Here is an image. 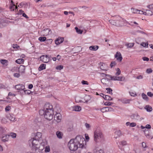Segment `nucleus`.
<instances>
[{
  "mask_svg": "<svg viewBox=\"0 0 153 153\" xmlns=\"http://www.w3.org/2000/svg\"><path fill=\"white\" fill-rule=\"evenodd\" d=\"M86 143L84 138L79 135L75 139H71L68 143V146L71 151H75L78 148H85Z\"/></svg>",
  "mask_w": 153,
  "mask_h": 153,
  "instance_id": "f257e3e1",
  "label": "nucleus"
},
{
  "mask_svg": "<svg viewBox=\"0 0 153 153\" xmlns=\"http://www.w3.org/2000/svg\"><path fill=\"white\" fill-rule=\"evenodd\" d=\"M40 115L44 116L45 118L49 120H51L53 117V110L45 111V109L40 110L39 111Z\"/></svg>",
  "mask_w": 153,
  "mask_h": 153,
  "instance_id": "f03ea898",
  "label": "nucleus"
},
{
  "mask_svg": "<svg viewBox=\"0 0 153 153\" xmlns=\"http://www.w3.org/2000/svg\"><path fill=\"white\" fill-rule=\"evenodd\" d=\"M103 137V135L101 131L99 129H97L94 132V138L95 141L98 142Z\"/></svg>",
  "mask_w": 153,
  "mask_h": 153,
  "instance_id": "7ed1b4c3",
  "label": "nucleus"
},
{
  "mask_svg": "<svg viewBox=\"0 0 153 153\" xmlns=\"http://www.w3.org/2000/svg\"><path fill=\"white\" fill-rule=\"evenodd\" d=\"M116 19V26H123L126 22V20L122 18L119 16H117L115 17Z\"/></svg>",
  "mask_w": 153,
  "mask_h": 153,
  "instance_id": "20e7f679",
  "label": "nucleus"
},
{
  "mask_svg": "<svg viewBox=\"0 0 153 153\" xmlns=\"http://www.w3.org/2000/svg\"><path fill=\"white\" fill-rule=\"evenodd\" d=\"M41 60L44 63H48L50 60H51V57L48 55H42L40 57Z\"/></svg>",
  "mask_w": 153,
  "mask_h": 153,
  "instance_id": "39448f33",
  "label": "nucleus"
},
{
  "mask_svg": "<svg viewBox=\"0 0 153 153\" xmlns=\"http://www.w3.org/2000/svg\"><path fill=\"white\" fill-rule=\"evenodd\" d=\"M51 32V30L49 28H46L42 30L40 32V34L41 35L43 36H47L50 34Z\"/></svg>",
  "mask_w": 153,
  "mask_h": 153,
  "instance_id": "423d86ee",
  "label": "nucleus"
},
{
  "mask_svg": "<svg viewBox=\"0 0 153 153\" xmlns=\"http://www.w3.org/2000/svg\"><path fill=\"white\" fill-rule=\"evenodd\" d=\"M54 119L57 122L61 121L62 119V116L59 113H57L54 116Z\"/></svg>",
  "mask_w": 153,
  "mask_h": 153,
  "instance_id": "0eeeda50",
  "label": "nucleus"
},
{
  "mask_svg": "<svg viewBox=\"0 0 153 153\" xmlns=\"http://www.w3.org/2000/svg\"><path fill=\"white\" fill-rule=\"evenodd\" d=\"M114 57L116 58L117 60L119 62H121L123 57L120 53L119 52L117 51L116 52V54L115 55Z\"/></svg>",
  "mask_w": 153,
  "mask_h": 153,
  "instance_id": "6e6552de",
  "label": "nucleus"
},
{
  "mask_svg": "<svg viewBox=\"0 0 153 153\" xmlns=\"http://www.w3.org/2000/svg\"><path fill=\"white\" fill-rule=\"evenodd\" d=\"M101 82L103 85L107 87L109 86L110 85H109V83L110 81L107 79L105 78H103L101 80Z\"/></svg>",
  "mask_w": 153,
  "mask_h": 153,
  "instance_id": "1a4fd4ad",
  "label": "nucleus"
},
{
  "mask_svg": "<svg viewBox=\"0 0 153 153\" xmlns=\"http://www.w3.org/2000/svg\"><path fill=\"white\" fill-rule=\"evenodd\" d=\"M44 109H45V111H50V110H53V108L52 105L49 103H48L45 105Z\"/></svg>",
  "mask_w": 153,
  "mask_h": 153,
  "instance_id": "9d476101",
  "label": "nucleus"
},
{
  "mask_svg": "<svg viewBox=\"0 0 153 153\" xmlns=\"http://www.w3.org/2000/svg\"><path fill=\"white\" fill-rule=\"evenodd\" d=\"M150 131L148 129H145L144 130V134L146 136L148 139H152L153 138V136L151 135L149 132Z\"/></svg>",
  "mask_w": 153,
  "mask_h": 153,
  "instance_id": "9b49d317",
  "label": "nucleus"
},
{
  "mask_svg": "<svg viewBox=\"0 0 153 153\" xmlns=\"http://www.w3.org/2000/svg\"><path fill=\"white\" fill-rule=\"evenodd\" d=\"M15 88L17 90H23L25 89V86L22 84H19L15 86Z\"/></svg>",
  "mask_w": 153,
  "mask_h": 153,
  "instance_id": "f8f14e48",
  "label": "nucleus"
},
{
  "mask_svg": "<svg viewBox=\"0 0 153 153\" xmlns=\"http://www.w3.org/2000/svg\"><path fill=\"white\" fill-rule=\"evenodd\" d=\"M42 136V134L41 133L37 132L35 137L33 138L34 139L37 140L38 141H39L41 138Z\"/></svg>",
  "mask_w": 153,
  "mask_h": 153,
  "instance_id": "ddd939ff",
  "label": "nucleus"
},
{
  "mask_svg": "<svg viewBox=\"0 0 153 153\" xmlns=\"http://www.w3.org/2000/svg\"><path fill=\"white\" fill-rule=\"evenodd\" d=\"M7 117L11 121H13L15 119V116L13 114H10L7 115Z\"/></svg>",
  "mask_w": 153,
  "mask_h": 153,
  "instance_id": "4468645a",
  "label": "nucleus"
},
{
  "mask_svg": "<svg viewBox=\"0 0 153 153\" xmlns=\"http://www.w3.org/2000/svg\"><path fill=\"white\" fill-rule=\"evenodd\" d=\"M64 41L63 38H58L55 41V43L57 45H58L62 43Z\"/></svg>",
  "mask_w": 153,
  "mask_h": 153,
  "instance_id": "2eb2a0df",
  "label": "nucleus"
},
{
  "mask_svg": "<svg viewBox=\"0 0 153 153\" xmlns=\"http://www.w3.org/2000/svg\"><path fill=\"white\" fill-rule=\"evenodd\" d=\"M29 141L32 143V146H36L38 144L37 141H38L37 140L34 139V138H33L32 139H31L29 140Z\"/></svg>",
  "mask_w": 153,
  "mask_h": 153,
  "instance_id": "dca6fc26",
  "label": "nucleus"
},
{
  "mask_svg": "<svg viewBox=\"0 0 153 153\" xmlns=\"http://www.w3.org/2000/svg\"><path fill=\"white\" fill-rule=\"evenodd\" d=\"M99 48V46L97 45H92L89 47V49L91 51H96Z\"/></svg>",
  "mask_w": 153,
  "mask_h": 153,
  "instance_id": "f3484780",
  "label": "nucleus"
},
{
  "mask_svg": "<svg viewBox=\"0 0 153 153\" xmlns=\"http://www.w3.org/2000/svg\"><path fill=\"white\" fill-rule=\"evenodd\" d=\"M25 66L24 65H20L19 68V71L20 72L24 73L25 71Z\"/></svg>",
  "mask_w": 153,
  "mask_h": 153,
  "instance_id": "a211bd4d",
  "label": "nucleus"
},
{
  "mask_svg": "<svg viewBox=\"0 0 153 153\" xmlns=\"http://www.w3.org/2000/svg\"><path fill=\"white\" fill-rule=\"evenodd\" d=\"M144 15L148 16H151L153 15V13L150 10H146L145 12Z\"/></svg>",
  "mask_w": 153,
  "mask_h": 153,
  "instance_id": "6ab92c4d",
  "label": "nucleus"
},
{
  "mask_svg": "<svg viewBox=\"0 0 153 153\" xmlns=\"http://www.w3.org/2000/svg\"><path fill=\"white\" fill-rule=\"evenodd\" d=\"M9 136L8 135H4L2 137V140L3 141L5 142L8 141V137Z\"/></svg>",
  "mask_w": 153,
  "mask_h": 153,
  "instance_id": "aec40b11",
  "label": "nucleus"
},
{
  "mask_svg": "<svg viewBox=\"0 0 153 153\" xmlns=\"http://www.w3.org/2000/svg\"><path fill=\"white\" fill-rule=\"evenodd\" d=\"M56 134L57 137L61 139L62 138L63 134L61 131H57L56 132Z\"/></svg>",
  "mask_w": 153,
  "mask_h": 153,
  "instance_id": "412c9836",
  "label": "nucleus"
},
{
  "mask_svg": "<svg viewBox=\"0 0 153 153\" xmlns=\"http://www.w3.org/2000/svg\"><path fill=\"white\" fill-rule=\"evenodd\" d=\"M46 68V65L45 64H42L41 65L39 68L38 69L39 71H42Z\"/></svg>",
  "mask_w": 153,
  "mask_h": 153,
  "instance_id": "4be33fe9",
  "label": "nucleus"
},
{
  "mask_svg": "<svg viewBox=\"0 0 153 153\" xmlns=\"http://www.w3.org/2000/svg\"><path fill=\"white\" fill-rule=\"evenodd\" d=\"M145 108L148 112H150L152 110V107L149 105H146L145 107Z\"/></svg>",
  "mask_w": 153,
  "mask_h": 153,
  "instance_id": "5701e85b",
  "label": "nucleus"
},
{
  "mask_svg": "<svg viewBox=\"0 0 153 153\" xmlns=\"http://www.w3.org/2000/svg\"><path fill=\"white\" fill-rule=\"evenodd\" d=\"M74 111H79L81 110V108L80 106L78 105L74 106Z\"/></svg>",
  "mask_w": 153,
  "mask_h": 153,
  "instance_id": "b1692460",
  "label": "nucleus"
},
{
  "mask_svg": "<svg viewBox=\"0 0 153 153\" xmlns=\"http://www.w3.org/2000/svg\"><path fill=\"white\" fill-rule=\"evenodd\" d=\"M103 97L104 99L106 100H112V98H111L110 96L108 95H105L104 97Z\"/></svg>",
  "mask_w": 153,
  "mask_h": 153,
  "instance_id": "393cba45",
  "label": "nucleus"
},
{
  "mask_svg": "<svg viewBox=\"0 0 153 153\" xmlns=\"http://www.w3.org/2000/svg\"><path fill=\"white\" fill-rule=\"evenodd\" d=\"M115 19H111L109 20L110 23L112 25L116 26V19L115 17L114 18Z\"/></svg>",
  "mask_w": 153,
  "mask_h": 153,
  "instance_id": "a878e982",
  "label": "nucleus"
},
{
  "mask_svg": "<svg viewBox=\"0 0 153 153\" xmlns=\"http://www.w3.org/2000/svg\"><path fill=\"white\" fill-rule=\"evenodd\" d=\"M142 96L143 99L144 100L148 101L149 100V98L147 97V96L144 94V93H143L142 94Z\"/></svg>",
  "mask_w": 153,
  "mask_h": 153,
  "instance_id": "bb28decb",
  "label": "nucleus"
},
{
  "mask_svg": "<svg viewBox=\"0 0 153 153\" xmlns=\"http://www.w3.org/2000/svg\"><path fill=\"white\" fill-rule=\"evenodd\" d=\"M138 10L135 8L132 7L131 8V11L133 13H138Z\"/></svg>",
  "mask_w": 153,
  "mask_h": 153,
  "instance_id": "cd10ccee",
  "label": "nucleus"
},
{
  "mask_svg": "<svg viewBox=\"0 0 153 153\" xmlns=\"http://www.w3.org/2000/svg\"><path fill=\"white\" fill-rule=\"evenodd\" d=\"M24 60L23 59H19L16 60V62L18 64H21L23 63L24 62Z\"/></svg>",
  "mask_w": 153,
  "mask_h": 153,
  "instance_id": "c85d7f7f",
  "label": "nucleus"
},
{
  "mask_svg": "<svg viewBox=\"0 0 153 153\" xmlns=\"http://www.w3.org/2000/svg\"><path fill=\"white\" fill-rule=\"evenodd\" d=\"M76 32L78 34H82V33L83 31L80 29H79L77 27H75V28Z\"/></svg>",
  "mask_w": 153,
  "mask_h": 153,
  "instance_id": "c756f323",
  "label": "nucleus"
},
{
  "mask_svg": "<svg viewBox=\"0 0 153 153\" xmlns=\"http://www.w3.org/2000/svg\"><path fill=\"white\" fill-rule=\"evenodd\" d=\"M125 78L123 76H117L116 80H119L121 81H123L124 80Z\"/></svg>",
  "mask_w": 153,
  "mask_h": 153,
  "instance_id": "7c9ffc66",
  "label": "nucleus"
},
{
  "mask_svg": "<svg viewBox=\"0 0 153 153\" xmlns=\"http://www.w3.org/2000/svg\"><path fill=\"white\" fill-rule=\"evenodd\" d=\"M130 100L129 99H123L122 100V102L123 103L127 104L130 103Z\"/></svg>",
  "mask_w": 153,
  "mask_h": 153,
  "instance_id": "2f4dec72",
  "label": "nucleus"
},
{
  "mask_svg": "<svg viewBox=\"0 0 153 153\" xmlns=\"http://www.w3.org/2000/svg\"><path fill=\"white\" fill-rule=\"evenodd\" d=\"M106 90L107 91V93H109L111 95L113 94L112 92V89L110 88H106Z\"/></svg>",
  "mask_w": 153,
  "mask_h": 153,
  "instance_id": "473e14b6",
  "label": "nucleus"
},
{
  "mask_svg": "<svg viewBox=\"0 0 153 153\" xmlns=\"http://www.w3.org/2000/svg\"><path fill=\"white\" fill-rule=\"evenodd\" d=\"M108 107H104L102 108L100 110L102 112L104 113L105 112H108Z\"/></svg>",
  "mask_w": 153,
  "mask_h": 153,
  "instance_id": "72a5a7b5",
  "label": "nucleus"
},
{
  "mask_svg": "<svg viewBox=\"0 0 153 153\" xmlns=\"http://www.w3.org/2000/svg\"><path fill=\"white\" fill-rule=\"evenodd\" d=\"M46 37H40L39 38V40L41 42H44L46 40Z\"/></svg>",
  "mask_w": 153,
  "mask_h": 153,
  "instance_id": "f704fd0d",
  "label": "nucleus"
},
{
  "mask_svg": "<svg viewBox=\"0 0 153 153\" xmlns=\"http://www.w3.org/2000/svg\"><path fill=\"white\" fill-rule=\"evenodd\" d=\"M115 134L116 135H117V136L119 137L121 135V133L120 131L118 130L115 131Z\"/></svg>",
  "mask_w": 153,
  "mask_h": 153,
  "instance_id": "c9c22d12",
  "label": "nucleus"
},
{
  "mask_svg": "<svg viewBox=\"0 0 153 153\" xmlns=\"http://www.w3.org/2000/svg\"><path fill=\"white\" fill-rule=\"evenodd\" d=\"M139 117V115L137 114H134L133 116H131L132 118L136 120H137L138 118Z\"/></svg>",
  "mask_w": 153,
  "mask_h": 153,
  "instance_id": "e433bc0d",
  "label": "nucleus"
},
{
  "mask_svg": "<svg viewBox=\"0 0 153 153\" xmlns=\"http://www.w3.org/2000/svg\"><path fill=\"white\" fill-rule=\"evenodd\" d=\"M105 78L110 82L111 80V76L110 75L107 74L105 75Z\"/></svg>",
  "mask_w": 153,
  "mask_h": 153,
  "instance_id": "4c0bfd02",
  "label": "nucleus"
},
{
  "mask_svg": "<svg viewBox=\"0 0 153 153\" xmlns=\"http://www.w3.org/2000/svg\"><path fill=\"white\" fill-rule=\"evenodd\" d=\"M95 153H104L103 150L101 149L96 150Z\"/></svg>",
  "mask_w": 153,
  "mask_h": 153,
  "instance_id": "58836bf2",
  "label": "nucleus"
},
{
  "mask_svg": "<svg viewBox=\"0 0 153 153\" xmlns=\"http://www.w3.org/2000/svg\"><path fill=\"white\" fill-rule=\"evenodd\" d=\"M140 45L145 47H148V43L142 42L141 43Z\"/></svg>",
  "mask_w": 153,
  "mask_h": 153,
  "instance_id": "ea45409f",
  "label": "nucleus"
},
{
  "mask_svg": "<svg viewBox=\"0 0 153 153\" xmlns=\"http://www.w3.org/2000/svg\"><path fill=\"white\" fill-rule=\"evenodd\" d=\"M116 65V63L115 61L112 62L110 65V67L111 68H112L114 66Z\"/></svg>",
  "mask_w": 153,
  "mask_h": 153,
  "instance_id": "a19ab883",
  "label": "nucleus"
},
{
  "mask_svg": "<svg viewBox=\"0 0 153 153\" xmlns=\"http://www.w3.org/2000/svg\"><path fill=\"white\" fill-rule=\"evenodd\" d=\"M134 45V43H128L126 45H127L128 47L129 48H131L133 47Z\"/></svg>",
  "mask_w": 153,
  "mask_h": 153,
  "instance_id": "79ce46f5",
  "label": "nucleus"
},
{
  "mask_svg": "<svg viewBox=\"0 0 153 153\" xmlns=\"http://www.w3.org/2000/svg\"><path fill=\"white\" fill-rule=\"evenodd\" d=\"M45 152H48L50 151V148L49 146L45 147Z\"/></svg>",
  "mask_w": 153,
  "mask_h": 153,
  "instance_id": "37998d69",
  "label": "nucleus"
},
{
  "mask_svg": "<svg viewBox=\"0 0 153 153\" xmlns=\"http://www.w3.org/2000/svg\"><path fill=\"white\" fill-rule=\"evenodd\" d=\"M117 72L115 74L116 75H119L121 73V71L120 69L118 68L117 69Z\"/></svg>",
  "mask_w": 153,
  "mask_h": 153,
  "instance_id": "c03bdc74",
  "label": "nucleus"
},
{
  "mask_svg": "<svg viewBox=\"0 0 153 153\" xmlns=\"http://www.w3.org/2000/svg\"><path fill=\"white\" fill-rule=\"evenodd\" d=\"M63 67L62 65H60L57 66L56 68V69L57 70H62V69L63 68Z\"/></svg>",
  "mask_w": 153,
  "mask_h": 153,
  "instance_id": "a18cd8bd",
  "label": "nucleus"
},
{
  "mask_svg": "<svg viewBox=\"0 0 153 153\" xmlns=\"http://www.w3.org/2000/svg\"><path fill=\"white\" fill-rule=\"evenodd\" d=\"M147 7L152 10H153V4L147 6Z\"/></svg>",
  "mask_w": 153,
  "mask_h": 153,
  "instance_id": "49530a36",
  "label": "nucleus"
},
{
  "mask_svg": "<svg viewBox=\"0 0 153 153\" xmlns=\"http://www.w3.org/2000/svg\"><path fill=\"white\" fill-rule=\"evenodd\" d=\"M113 104V103L109 102H105L104 103V105H111L112 104Z\"/></svg>",
  "mask_w": 153,
  "mask_h": 153,
  "instance_id": "de8ad7c7",
  "label": "nucleus"
},
{
  "mask_svg": "<svg viewBox=\"0 0 153 153\" xmlns=\"http://www.w3.org/2000/svg\"><path fill=\"white\" fill-rule=\"evenodd\" d=\"M10 136L13 138H15L16 137V134L14 133H11L10 134Z\"/></svg>",
  "mask_w": 153,
  "mask_h": 153,
  "instance_id": "09e8293b",
  "label": "nucleus"
},
{
  "mask_svg": "<svg viewBox=\"0 0 153 153\" xmlns=\"http://www.w3.org/2000/svg\"><path fill=\"white\" fill-rule=\"evenodd\" d=\"M15 6V5L14 4H13L11 5V4H10V9L11 10H14V7Z\"/></svg>",
  "mask_w": 153,
  "mask_h": 153,
  "instance_id": "8fccbe9b",
  "label": "nucleus"
},
{
  "mask_svg": "<svg viewBox=\"0 0 153 153\" xmlns=\"http://www.w3.org/2000/svg\"><path fill=\"white\" fill-rule=\"evenodd\" d=\"M152 70L151 68H148L146 70V72L148 74H149L152 73Z\"/></svg>",
  "mask_w": 153,
  "mask_h": 153,
  "instance_id": "3c124183",
  "label": "nucleus"
},
{
  "mask_svg": "<svg viewBox=\"0 0 153 153\" xmlns=\"http://www.w3.org/2000/svg\"><path fill=\"white\" fill-rule=\"evenodd\" d=\"M121 145L123 146H125L127 144V142L125 140H123L121 142Z\"/></svg>",
  "mask_w": 153,
  "mask_h": 153,
  "instance_id": "603ef678",
  "label": "nucleus"
},
{
  "mask_svg": "<svg viewBox=\"0 0 153 153\" xmlns=\"http://www.w3.org/2000/svg\"><path fill=\"white\" fill-rule=\"evenodd\" d=\"M13 76L15 77L19 78L20 76V74L19 73H16L14 74Z\"/></svg>",
  "mask_w": 153,
  "mask_h": 153,
  "instance_id": "864d4df0",
  "label": "nucleus"
},
{
  "mask_svg": "<svg viewBox=\"0 0 153 153\" xmlns=\"http://www.w3.org/2000/svg\"><path fill=\"white\" fill-rule=\"evenodd\" d=\"M130 94L131 96L135 97L137 95L135 92H130Z\"/></svg>",
  "mask_w": 153,
  "mask_h": 153,
  "instance_id": "5fc2aeb1",
  "label": "nucleus"
},
{
  "mask_svg": "<svg viewBox=\"0 0 153 153\" xmlns=\"http://www.w3.org/2000/svg\"><path fill=\"white\" fill-rule=\"evenodd\" d=\"M7 60H5L2 59L1 60V63L3 65H5V64L6 63Z\"/></svg>",
  "mask_w": 153,
  "mask_h": 153,
  "instance_id": "6e6d98bb",
  "label": "nucleus"
},
{
  "mask_svg": "<svg viewBox=\"0 0 153 153\" xmlns=\"http://www.w3.org/2000/svg\"><path fill=\"white\" fill-rule=\"evenodd\" d=\"M24 91L26 94H29L31 92V91L29 90H24Z\"/></svg>",
  "mask_w": 153,
  "mask_h": 153,
  "instance_id": "4d7b16f0",
  "label": "nucleus"
},
{
  "mask_svg": "<svg viewBox=\"0 0 153 153\" xmlns=\"http://www.w3.org/2000/svg\"><path fill=\"white\" fill-rule=\"evenodd\" d=\"M81 83L83 85H88V82L87 81H86L83 80L82 81Z\"/></svg>",
  "mask_w": 153,
  "mask_h": 153,
  "instance_id": "13d9d810",
  "label": "nucleus"
},
{
  "mask_svg": "<svg viewBox=\"0 0 153 153\" xmlns=\"http://www.w3.org/2000/svg\"><path fill=\"white\" fill-rule=\"evenodd\" d=\"M145 12H143V11L138 10V13L139 14H144Z\"/></svg>",
  "mask_w": 153,
  "mask_h": 153,
  "instance_id": "bf43d9fd",
  "label": "nucleus"
},
{
  "mask_svg": "<svg viewBox=\"0 0 153 153\" xmlns=\"http://www.w3.org/2000/svg\"><path fill=\"white\" fill-rule=\"evenodd\" d=\"M117 79V76H111V80H116Z\"/></svg>",
  "mask_w": 153,
  "mask_h": 153,
  "instance_id": "052dcab7",
  "label": "nucleus"
},
{
  "mask_svg": "<svg viewBox=\"0 0 153 153\" xmlns=\"http://www.w3.org/2000/svg\"><path fill=\"white\" fill-rule=\"evenodd\" d=\"M147 94L148 96L150 97H152L153 96V94L151 92H149L147 93Z\"/></svg>",
  "mask_w": 153,
  "mask_h": 153,
  "instance_id": "680f3d73",
  "label": "nucleus"
},
{
  "mask_svg": "<svg viewBox=\"0 0 153 153\" xmlns=\"http://www.w3.org/2000/svg\"><path fill=\"white\" fill-rule=\"evenodd\" d=\"M136 124L134 123H130V126L131 127H134L136 126Z\"/></svg>",
  "mask_w": 153,
  "mask_h": 153,
  "instance_id": "e2e57ef3",
  "label": "nucleus"
},
{
  "mask_svg": "<svg viewBox=\"0 0 153 153\" xmlns=\"http://www.w3.org/2000/svg\"><path fill=\"white\" fill-rule=\"evenodd\" d=\"M108 111H114V109L111 107H108Z\"/></svg>",
  "mask_w": 153,
  "mask_h": 153,
  "instance_id": "0e129e2a",
  "label": "nucleus"
},
{
  "mask_svg": "<svg viewBox=\"0 0 153 153\" xmlns=\"http://www.w3.org/2000/svg\"><path fill=\"white\" fill-rule=\"evenodd\" d=\"M142 146L144 148H146V143L144 142H142Z\"/></svg>",
  "mask_w": 153,
  "mask_h": 153,
  "instance_id": "69168bd1",
  "label": "nucleus"
},
{
  "mask_svg": "<svg viewBox=\"0 0 153 153\" xmlns=\"http://www.w3.org/2000/svg\"><path fill=\"white\" fill-rule=\"evenodd\" d=\"M19 47V46H18L17 44H13V48H18Z\"/></svg>",
  "mask_w": 153,
  "mask_h": 153,
  "instance_id": "338daca9",
  "label": "nucleus"
},
{
  "mask_svg": "<svg viewBox=\"0 0 153 153\" xmlns=\"http://www.w3.org/2000/svg\"><path fill=\"white\" fill-rule=\"evenodd\" d=\"M10 106L8 105L5 108V110L6 111H9L10 109Z\"/></svg>",
  "mask_w": 153,
  "mask_h": 153,
  "instance_id": "774afa93",
  "label": "nucleus"
}]
</instances>
